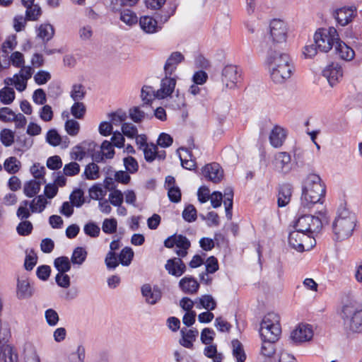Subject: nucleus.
<instances>
[{
	"label": "nucleus",
	"instance_id": "f257e3e1",
	"mask_svg": "<svg viewBox=\"0 0 362 362\" xmlns=\"http://www.w3.org/2000/svg\"><path fill=\"white\" fill-rule=\"evenodd\" d=\"M326 192V187L320 177L310 174L305 178L302 189L301 204L311 207L317 203H322Z\"/></svg>",
	"mask_w": 362,
	"mask_h": 362
},
{
	"label": "nucleus",
	"instance_id": "f03ea898",
	"mask_svg": "<svg viewBox=\"0 0 362 362\" xmlns=\"http://www.w3.org/2000/svg\"><path fill=\"white\" fill-rule=\"evenodd\" d=\"M356 217L346 209L340 212L332 223V230L337 240L349 238L356 227Z\"/></svg>",
	"mask_w": 362,
	"mask_h": 362
},
{
	"label": "nucleus",
	"instance_id": "7ed1b4c3",
	"mask_svg": "<svg viewBox=\"0 0 362 362\" xmlns=\"http://www.w3.org/2000/svg\"><path fill=\"white\" fill-rule=\"evenodd\" d=\"M340 315L346 328L354 332H362V305L359 307L344 305Z\"/></svg>",
	"mask_w": 362,
	"mask_h": 362
},
{
	"label": "nucleus",
	"instance_id": "20e7f679",
	"mask_svg": "<svg viewBox=\"0 0 362 362\" xmlns=\"http://www.w3.org/2000/svg\"><path fill=\"white\" fill-rule=\"evenodd\" d=\"M281 329L279 323V316L274 313L266 315L260 325L259 334L261 339L279 340Z\"/></svg>",
	"mask_w": 362,
	"mask_h": 362
},
{
	"label": "nucleus",
	"instance_id": "39448f33",
	"mask_svg": "<svg viewBox=\"0 0 362 362\" xmlns=\"http://www.w3.org/2000/svg\"><path fill=\"white\" fill-rule=\"evenodd\" d=\"M323 222L318 216L310 214L300 215L294 223V228L314 238L313 233H318Z\"/></svg>",
	"mask_w": 362,
	"mask_h": 362
},
{
	"label": "nucleus",
	"instance_id": "423d86ee",
	"mask_svg": "<svg viewBox=\"0 0 362 362\" xmlns=\"http://www.w3.org/2000/svg\"><path fill=\"white\" fill-rule=\"evenodd\" d=\"M313 242L315 243L314 238L296 229L289 233L288 244L298 252L310 250L313 247Z\"/></svg>",
	"mask_w": 362,
	"mask_h": 362
},
{
	"label": "nucleus",
	"instance_id": "0eeeda50",
	"mask_svg": "<svg viewBox=\"0 0 362 362\" xmlns=\"http://www.w3.org/2000/svg\"><path fill=\"white\" fill-rule=\"evenodd\" d=\"M164 246L167 248H173L176 246L178 248L175 251L176 255L180 257H185L191 247V243L186 236L175 233L165 240Z\"/></svg>",
	"mask_w": 362,
	"mask_h": 362
},
{
	"label": "nucleus",
	"instance_id": "6e6552de",
	"mask_svg": "<svg viewBox=\"0 0 362 362\" xmlns=\"http://www.w3.org/2000/svg\"><path fill=\"white\" fill-rule=\"evenodd\" d=\"M240 79L241 74L236 66L227 65L223 68L221 80L227 88H234L240 82Z\"/></svg>",
	"mask_w": 362,
	"mask_h": 362
},
{
	"label": "nucleus",
	"instance_id": "1a4fd4ad",
	"mask_svg": "<svg viewBox=\"0 0 362 362\" xmlns=\"http://www.w3.org/2000/svg\"><path fill=\"white\" fill-rule=\"evenodd\" d=\"M274 169L284 175H286L292 170L291 158L288 153L278 152L274 155L272 160Z\"/></svg>",
	"mask_w": 362,
	"mask_h": 362
},
{
	"label": "nucleus",
	"instance_id": "9d476101",
	"mask_svg": "<svg viewBox=\"0 0 362 362\" xmlns=\"http://www.w3.org/2000/svg\"><path fill=\"white\" fill-rule=\"evenodd\" d=\"M270 36L275 43L284 42L286 40L287 29L284 21L279 19H273L269 25Z\"/></svg>",
	"mask_w": 362,
	"mask_h": 362
},
{
	"label": "nucleus",
	"instance_id": "9b49d317",
	"mask_svg": "<svg viewBox=\"0 0 362 362\" xmlns=\"http://www.w3.org/2000/svg\"><path fill=\"white\" fill-rule=\"evenodd\" d=\"M314 42L316 44L317 49L322 52H329L334 46L333 39L329 37L326 28L317 30L314 35Z\"/></svg>",
	"mask_w": 362,
	"mask_h": 362
},
{
	"label": "nucleus",
	"instance_id": "f8f14e48",
	"mask_svg": "<svg viewBox=\"0 0 362 362\" xmlns=\"http://www.w3.org/2000/svg\"><path fill=\"white\" fill-rule=\"evenodd\" d=\"M269 69L272 81L276 83H283L291 77L293 71V65L291 62L286 64H281L278 67Z\"/></svg>",
	"mask_w": 362,
	"mask_h": 362
},
{
	"label": "nucleus",
	"instance_id": "ddd939ff",
	"mask_svg": "<svg viewBox=\"0 0 362 362\" xmlns=\"http://www.w3.org/2000/svg\"><path fill=\"white\" fill-rule=\"evenodd\" d=\"M356 15V7H342L337 9L334 12V17L337 23L341 26H345L352 21Z\"/></svg>",
	"mask_w": 362,
	"mask_h": 362
},
{
	"label": "nucleus",
	"instance_id": "4468645a",
	"mask_svg": "<svg viewBox=\"0 0 362 362\" xmlns=\"http://www.w3.org/2000/svg\"><path fill=\"white\" fill-rule=\"evenodd\" d=\"M182 257H173L167 260L165 269L168 274L175 277H180L185 273L187 267L182 259Z\"/></svg>",
	"mask_w": 362,
	"mask_h": 362
},
{
	"label": "nucleus",
	"instance_id": "2eb2a0df",
	"mask_svg": "<svg viewBox=\"0 0 362 362\" xmlns=\"http://www.w3.org/2000/svg\"><path fill=\"white\" fill-rule=\"evenodd\" d=\"M202 173L206 178L214 183H218L223 177V171L217 163L206 165L202 169Z\"/></svg>",
	"mask_w": 362,
	"mask_h": 362
},
{
	"label": "nucleus",
	"instance_id": "dca6fc26",
	"mask_svg": "<svg viewBox=\"0 0 362 362\" xmlns=\"http://www.w3.org/2000/svg\"><path fill=\"white\" fill-rule=\"evenodd\" d=\"M313 336V330L308 325H299L292 331L291 339L294 343H301L309 341Z\"/></svg>",
	"mask_w": 362,
	"mask_h": 362
},
{
	"label": "nucleus",
	"instance_id": "f3484780",
	"mask_svg": "<svg viewBox=\"0 0 362 362\" xmlns=\"http://www.w3.org/2000/svg\"><path fill=\"white\" fill-rule=\"evenodd\" d=\"M291 62V59L288 54L282 53L279 51L272 50L270 49L267 54V63L269 69L278 67L281 64H286Z\"/></svg>",
	"mask_w": 362,
	"mask_h": 362
},
{
	"label": "nucleus",
	"instance_id": "a211bd4d",
	"mask_svg": "<svg viewBox=\"0 0 362 362\" xmlns=\"http://www.w3.org/2000/svg\"><path fill=\"white\" fill-rule=\"evenodd\" d=\"M322 76L327 78L329 86L334 87L343 76L342 69L338 64H332L322 71Z\"/></svg>",
	"mask_w": 362,
	"mask_h": 362
},
{
	"label": "nucleus",
	"instance_id": "6ab92c4d",
	"mask_svg": "<svg viewBox=\"0 0 362 362\" xmlns=\"http://www.w3.org/2000/svg\"><path fill=\"white\" fill-rule=\"evenodd\" d=\"M185 61L184 55L180 52H173L169 56L164 65L165 75L172 76L179 64Z\"/></svg>",
	"mask_w": 362,
	"mask_h": 362
},
{
	"label": "nucleus",
	"instance_id": "aec40b11",
	"mask_svg": "<svg viewBox=\"0 0 362 362\" xmlns=\"http://www.w3.org/2000/svg\"><path fill=\"white\" fill-rule=\"evenodd\" d=\"M141 293L145 297L146 302L151 305L156 304L162 297V292L158 286H155L152 288L148 284L142 286Z\"/></svg>",
	"mask_w": 362,
	"mask_h": 362
},
{
	"label": "nucleus",
	"instance_id": "412c9836",
	"mask_svg": "<svg viewBox=\"0 0 362 362\" xmlns=\"http://www.w3.org/2000/svg\"><path fill=\"white\" fill-rule=\"evenodd\" d=\"M176 79L171 76H166L161 80L160 88L156 93V97L165 98L170 95L175 88Z\"/></svg>",
	"mask_w": 362,
	"mask_h": 362
},
{
	"label": "nucleus",
	"instance_id": "4be33fe9",
	"mask_svg": "<svg viewBox=\"0 0 362 362\" xmlns=\"http://www.w3.org/2000/svg\"><path fill=\"white\" fill-rule=\"evenodd\" d=\"M293 186L290 183H282L278 187L277 204L279 207L286 206L291 201Z\"/></svg>",
	"mask_w": 362,
	"mask_h": 362
},
{
	"label": "nucleus",
	"instance_id": "5701e85b",
	"mask_svg": "<svg viewBox=\"0 0 362 362\" xmlns=\"http://www.w3.org/2000/svg\"><path fill=\"white\" fill-rule=\"evenodd\" d=\"M141 28L146 33L152 34L161 29V25L156 17L149 16H141L139 19Z\"/></svg>",
	"mask_w": 362,
	"mask_h": 362
},
{
	"label": "nucleus",
	"instance_id": "b1692460",
	"mask_svg": "<svg viewBox=\"0 0 362 362\" xmlns=\"http://www.w3.org/2000/svg\"><path fill=\"white\" fill-rule=\"evenodd\" d=\"M179 287L187 294H195L199 290V284L193 276H185L179 281Z\"/></svg>",
	"mask_w": 362,
	"mask_h": 362
},
{
	"label": "nucleus",
	"instance_id": "393cba45",
	"mask_svg": "<svg viewBox=\"0 0 362 362\" xmlns=\"http://www.w3.org/2000/svg\"><path fill=\"white\" fill-rule=\"evenodd\" d=\"M286 138V134L284 129L279 126H276L271 132L269 141L273 147L279 148L283 145Z\"/></svg>",
	"mask_w": 362,
	"mask_h": 362
},
{
	"label": "nucleus",
	"instance_id": "a878e982",
	"mask_svg": "<svg viewBox=\"0 0 362 362\" xmlns=\"http://www.w3.org/2000/svg\"><path fill=\"white\" fill-rule=\"evenodd\" d=\"M33 290L28 279H18L17 296L20 299L29 298L33 296Z\"/></svg>",
	"mask_w": 362,
	"mask_h": 362
},
{
	"label": "nucleus",
	"instance_id": "bb28decb",
	"mask_svg": "<svg viewBox=\"0 0 362 362\" xmlns=\"http://www.w3.org/2000/svg\"><path fill=\"white\" fill-rule=\"evenodd\" d=\"M334 47L337 53L339 54L341 59L348 61L354 59L355 56V52L354 49L351 47H349L341 40L337 41V43L334 45Z\"/></svg>",
	"mask_w": 362,
	"mask_h": 362
},
{
	"label": "nucleus",
	"instance_id": "cd10ccee",
	"mask_svg": "<svg viewBox=\"0 0 362 362\" xmlns=\"http://www.w3.org/2000/svg\"><path fill=\"white\" fill-rule=\"evenodd\" d=\"M41 182L36 180H31L26 182L23 187V193L28 197H33L40 190Z\"/></svg>",
	"mask_w": 362,
	"mask_h": 362
},
{
	"label": "nucleus",
	"instance_id": "c85d7f7f",
	"mask_svg": "<svg viewBox=\"0 0 362 362\" xmlns=\"http://www.w3.org/2000/svg\"><path fill=\"white\" fill-rule=\"evenodd\" d=\"M177 6L175 4L170 5L167 8L160 10L155 13V17L159 21L160 25L166 23L169 18L175 13Z\"/></svg>",
	"mask_w": 362,
	"mask_h": 362
},
{
	"label": "nucleus",
	"instance_id": "c756f323",
	"mask_svg": "<svg viewBox=\"0 0 362 362\" xmlns=\"http://www.w3.org/2000/svg\"><path fill=\"white\" fill-rule=\"evenodd\" d=\"M231 344L233 347V356L235 358L237 362H245L246 360V354L242 343L238 339H233L231 341Z\"/></svg>",
	"mask_w": 362,
	"mask_h": 362
},
{
	"label": "nucleus",
	"instance_id": "7c9ffc66",
	"mask_svg": "<svg viewBox=\"0 0 362 362\" xmlns=\"http://www.w3.org/2000/svg\"><path fill=\"white\" fill-rule=\"evenodd\" d=\"M37 31V36L45 42L50 40L54 35V27L49 23L41 24Z\"/></svg>",
	"mask_w": 362,
	"mask_h": 362
},
{
	"label": "nucleus",
	"instance_id": "2f4dec72",
	"mask_svg": "<svg viewBox=\"0 0 362 362\" xmlns=\"http://www.w3.org/2000/svg\"><path fill=\"white\" fill-rule=\"evenodd\" d=\"M71 260L66 257L62 256L56 258L54 261V266L58 273H66L71 269Z\"/></svg>",
	"mask_w": 362,
	"mask_h": 362
},
{
	"label": "nucleus",
	"instance_id": "473e14b6",
	"mask_svg": "<svg viewBox=\"0 0 362 362\" xmlns=\"http://www.w3.org/2000/svg\"><path fill=\"white\" fill-rule=\"evenodd\" d=\"M16 93L13 88L5 86L0 90V101L4 105H10L15 100Z\"/></svg>",
	"mask_w": 362,
	"mask_h": 362
},
{
	"label": "nucleus",
	"instance_id": "72a5a7b5",
	"mask_svg": "<svg viewBox=\"0 0 362 362\" xmlns=\"http://www.w3.org/2000/svg\"><path fill=\"white\" fill-rule=\"evenodd\" d=\"M4 167L8 173L16 174L21 169V163L16 157L11 156L6 159Z\"/></svg>",
	"mask_w": 362,
	"mask_h": 362
},
{
	"label": "nucleus",
	"instance_id": "f704fd0d",
	"mask_svg": "<svg viewBox=\"0 0 362 362\" xmlns=\"http://www.w3.org/2000/svg\"><path fill=\"white\" fill-rule=\"evenodd\" d=\"M42 13V9L38 4H33L26 7L25 20L30 21H37Z\"/></svg>",
	"mask_w": 362,
	"mask_h": 362
},
{
	"label": "nucleus",
	"instance_id": "c9c22d12",
	"mask_svg": "<svg viewBox=\"0 0 362 362\" xmlns=\"http://www.w3.org/2000/svg\"><path fill=\"white\" fill-rule=\"evenodd\" d=\"M262 344L261 348V354L266 357H272L275 354V343L278 340H267L262 339Z\"/></svg>",
	"mask_w": 362,
	"mask_h": 362
},
{
	"label": "nucleus",
	"instance_id": "e433bc0d",
	"mask_svg": "<svg viewBox=\"0 0 362 362\" xmlns=\"http://www.w3.org/2000/svg\"><path fill=\"white\" fill-rule=\"evenodd\" d=\"M0 141L6 147L11 146L15 141V132L4 128L0 132Z\"/></svg>",
	"mask_w": 362,
	"mask_h": 362
},
{
	"label": "nucleus",
	"instance_id": "4c0bfd02",
	"mask_svg": "<svg viewBox=\"0 0 362 362\" xmlns=\"http://www.w3.org/2000/svg\"><path fill=\"white\" fill-rule=\"evenodd\" d=\"M69 199L73 206L79 208L85 203L84 192L81 189L77 188L71 192Z\"/></svg>",
	"mask_w": 362,
	"mask_h": 362
},
{
	"label": "nucleus",
	"instance_id": "58836bf2",
	"mask_svg": "<svg viewBox=\"0 0 362 362\" xmlns=\"http://www.w3.org/2000/svg\"><path fill=\"white\" fill-rule=\"evenodd\" d=\"M87 257V252L81 247H77L74 250L71 257V262L74 264H82Z\"/></svg>",
	"mask_w": 362,
	"mask_h": 362
},
{
	"label": "nucleus",
	"instance_id": "ea45409f",
	"mask_svg": "<svg viewBox=\"0 0 362 362\" xmlns=\"http://www.w3.org/2000/svg\"><path fill=\"white\" fill-rule=\"evenodd\" d=\"M120 20L127 25H132L137 23L138 18L136 13L131 9L124 8L120 12Z\"/></svg>",
	"mask_w": 362,
	"mask_h": 362
},
{
	"label": "nucleus",
	"instance_id": "a19ab883",
	"mask_svg": "<svg viewBox=\"0 0 362 362\" xmlns=\"http://www.w3.org/2000/svg\"><path fill=\"white\" fill-rule=\"evenodd\" d=\"M134 257V251L131 247H125L119 255V261L123 266H129Z\"/></svg>",
	"mask_w": 362,
	"mask_h": 362
},
{
	"label": "nucleus",
	"instance_id": "79ce46f5",
	"mask_svg": "<svg viewBox=\"0 0 362 362\" xmlns=\"http://www.w3.org/2000/svg\"><path fill=\"white\" fill-rule=\"evenodd\" d=\"M99 167L95 163H89L86 166L84 175L88 180H95L100 177Z\"/></svg>",
	"mask_w": 362,
	"mask_h": 362
},
{
	"label": "nucleus",
	"instance_id": "37998d69",
	"mask_svg": "<svg viewBox=\"0 0 362 362\" xmlns=\"http://www.w3.org/2000/svg\"><path fill=\"white\" fill-rule=\"evenodd\" d=\"M86 112V106L81 102H75L71 107V113L76 119H83Z\"/></svg>",
	"mask_w": 362,
	"mask_h": 362
},
{
	"label": "nucleus",
	"instance_id": "c03bdc74",
	"mask_svg": "<svg viewBox=\"0 0 362 362\" xmlns=\"http://www.w3.org/2000/svg\"><path fill=\"white\" fill-rule=\"evenodd\" d=\"M182 218L189 223L195 221L197 218L196 208L192 204L186 206L182 211Z\"/></svg>",
	"mask_w": 362,
	"mask_h": 362
},
{
	"label": "nucleus",
	"instance_id": "a18cd8bd",
	"mask_svg": "<svg viewBox=\"0 0 362 362\" xmlns=\"http://www.w3.org/2000/svg\"><path fill=\"white\" fill-rule=\"evenodd\" d=\"M46 141L52 146H57L61 144L62 137L55 129H52L47 132Z\"/></svg>",
	"mask_w": 362,
	"mask_h": 362
},
{
	"label": "nucleus",
	"instance_id": "49530a36",
	"mask_svg": "<svg viewBox=\"0 0 362 362\" xmlns=\"http://www.w3.org/2000/svg\"><path fill=\"white\" fill-rule=\"evenodd\" d=\"M117 222L114 218H105L103 221L102 229L106 234H112L117 231Z\"/></svg>",
	"mask_w": 362,
	"mask_h": 362
},
{
	"label": "nucleus",
	"instance_id": "de8ad7c7",
	"mask_svg": "<svg viewBox=\"0 0 362 362\" xmlns=\"http://www.w3.org/2000/svg\"><path fill=\"white\" fill-rule=\"evenodd\" d=\"M200 305L207 310H214L216 308V302L211 295H204L199 298Z\"/></svg>",
	"mask_w": 362,
	"mask_h": 362
},
{
	"label": "nucleus",
	"instance_id": "09e8293b",
	"mask_svg": "<svg viewBox=\"0 0 362 362\" xmlns=\"http://www.w3.org/2000/svg\"><path fill=\"white\" fill-rule=\"evenodd\" d=\"M65 130L70 136H76L80 130L79 123L74 119H67L65 122Z\"/></svg>",
	"mask_w": 362,
	"mask_h": 362
},
{
	"label": "nucleus",
	"instance_id": "8fccbe9b",
	"mask_svg": "<svg viewBox=\"0 0 362 362\" xmlns=\"http://www.w3.org/2000/svg\"><path fill=\"white\" fill-rule=\"evenodd\" d=\"M33 224L29 221H21L17 226L16 230L20 235L27 236L32 233Z\"/></svg>",
	"mask_w": 362,
	"mask_h": 362
},
{
	"label": "nucleus",
	"instance_id": "3c124183",
	"mask_svg": "<svg viewBox=\"0 0 362 362\" xmlns=\"http://www.w3.org/2000/svg\"><path fill=\"white\" fill-rule=\"evenodd\" d=\"M124 165L127 171L129 173H135L139 170V164L136 160L132 156H128L124 158Z\"/></svg>",
	"mask_w": 362,
	"mask_h": 362
},
{
	"label": "nucleus",
	"instance_id": "603ef678",
	"mask_svg": "<svg viewBox=\"0 0 362 362\" xmlns=\"http://www.w3.org/2000/svg\"><path fill=\"white\" fill-rule=\"evenodd\" d=\"M129 117L136 123L141 122L146 116L139 107H133L129 110Z\"/></svg>",
	"mask_w": 362,
	"mask_h": 362
},
{
	"label": "nucleus",
	"instance_id": "864d4df0",
	"mask_svg": "<svg viewBox=\"0 0 362 362\" xmlns=\"http://www.w3.org/2000/svg\"><path fill=\"white\" fill-rule=\"evenodd\" d=\"M86 92L81 84H74L72 86L71 97L75 102H79L85 97Z\"/></svg>",
	"mask_w": 362,
	"mask_h": 362
},
{
	"label": "nucleus",
	"instance_id": "5fc2aeb1",
	"mask_svg": "<svg viewBox=\"0 0 362 362\" xmlns=\"http://www.w3.org/2000/svg\"><path fill=\"white\" fill-rule=\"evenodd\" d=\"M156 150H158V147L153 143H151L149 146L143 148L146 162L152 163L156 159Z\"/></svg>",
	"mask_w": 362,
	"mask_h": 362
},
{
	"label": "nucleus",
	"instance_id": "6e6d98bb",
	"mask_svg": "<svg viewBox=\"0 0 362 362\" xmlns=\"http://www.w3.org/2000/svg\"><path fill=\"white\" fill-rule=\"evenodd\" d=\"M155 96H156V95L153 94V90L151 86H143L141 88V97L144 104H150L154 99Z\"/></svg>",
	"mask_w": 362,
	"mask_h": 362
},
{
	"label": "nucleus",
	"instance_id": "4d7b16f0",
	"mask_svg": "<svg viewBox=\"0 0 362 362\" xmlns=\"http://www.w3.org/2000/svg\"><path fill=\"white\" fill-rule=\"evenodd\" d=\"M122 134L128 138L133 139L137 136L138 130L136 126L131 123L124 122L122 125Z\"/></svg>",
	"mask_w": 362,
	"mask_h": 362
},
{
	"label": "nucleus",
	"instance_id": "13d9d810",
	"mask_svg": "<svg viewBox=\"0 0 362 362\" xmlns=\"http://www.w3.org/2000/svg\"><path fill=\"white\" fill-rule=\"evenodd\" d=\"M84 233L92 238H97L100 235V229L99 226L93 223V222H89L86 223L84 226Z\"/></svg>",
	"mask_w": 362,
	"mask_h": 362
},
{
	"label": "nucleus",
	"instance_id": "bf43d9fd",
	"mask_svg": "<svg viewBox=\"0 0 362 362\" xmlns=\"http://www.w3.org/2000/svg\"><path fill=\"white\" fill-rule=\"evenodd\" d=\"M219 269L218 262L214 256H210L206 261V274H214Z\"/></svg>",
	"mask_w": 362,
	"mask_h": 362
},
{
	"label": "nucleus",
	"instance_id": "052dcab7",
	"mask_svg": "<svg viewBox=\"0 0 362 362\" xmlns=\"http://www.w3.org/2000/svg\"><path fill=\"white\" fill-rule=\"evenodd\" d=\"M109 200L115 206H120L124 201L122 192L119 189H115L109 194Z\"/></svg>",
	"mask_w": 362,
	"mask_h": 362
},
{
	"label": "nucleus",
	"instance_id": "680f3d73",
	"mask_svg": "<svg viewBox=\"0 0 362 362\" xmlns=\"http://www.w3.org/2000/svg\"><path fill=\"white\" fill-rule=\"evenodd\" d=\"M105 262L108 269H114L119 264V261L117 259L116 253L112 251H110L107 254Z\"/></svg>",
	"mask_w": 362,
	"mask_h": 362
},
{
	"label": "nucleus",
	"instance_id": "e2e57ef3",
	"mask_svg": "<svg viewBox=\"0 0 362 362\" xmlns=\"http://www.w3.org/2000/svg\"><path fill=\"white\" fill-rule=\"evenodd\" d=\"M85 358V349L83 346H78L76 351L69 356L70 362H83Z\"/></svg>",
	"mask_w": 362,
	"mask_h": 362
},
{
	"label": "nucleus",
	"instance_id": "0e129e2a",
	"mask_svg": "<svg viewBox=\"0 0 362 362\" xmlns=\"http://www.w3.org/2000/svg\"><path fill=\"white\" fill-rule=\"evenodd\" d=\"M64 173L66 176H74L79 173L80 165L76 162H71L64 167Z\"/></svg>",
	"mask_w": 362,
	"mask_h": 362
},
{
	"label": "nucleus",
	"instance_id": "69168bd1",
	"mask_svg": "<svg viewBox=\"0 0 362 362\" xmlns=\"http://www.w3.org/2000/svg\"><path fill=\"white\" fill-rule=\"evenodd\" d=\"M45 319L49 326H55L59 320L58 313L53 309L49 308L45 311Z\"/></svg>",
	"mask_w": 362,
	"mask_h": 362
},
{
	"label": "nucleus",
	"instance_id": "338daca9",
	"mask_svg": "<svg viewBox=\"0 0 362 362\" xmlns=\"http://www.w3.org/2000/svg\"><path fill=\"white\" fill-rule=\"evenodd\" d=\"M215 332L211 328H204L201 333V341L203 344L208 345L211 343L215 337Z\"/></svg>",
	"mask_w": 362,
	"mask_h": 362
},
{
	"label": "nucleus",
	"instance_id": "774afa93",
	"mask_svg": "<svg viewBox=\"0 0 362 362\" xmlns=\"http://www.w3.org/2000/svg\"><path fill=\"white\" fill-rule=\"evenodd\" d=\"M168 196L170 202L178 203L181 200V191L178 187L172 186L168 187Z\"/></svg>",
	"mask_w": 362,
	"mask_h": 362
}]
</instances>
